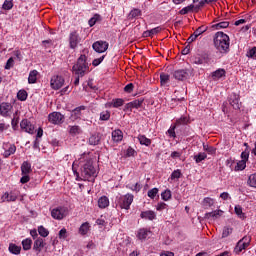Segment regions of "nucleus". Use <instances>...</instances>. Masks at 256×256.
<instances>
[{
    "mask_svg": "<svg viewBox=\"0 0 256 256\" xmlns=\"http://www.w3.org/2000/svg\"><path fill=\"white\" fill-rule=\"evenodd\" d=\"M229 36L223 32H217L214 37V47L219 55L229 53Z\"/></svg>",
    "mask_w": 256,
    "mask_h": 256,
    "instance_id": "f257e3e1",
    "label": "nucleus"
},
{
    "mask_svg": "<svg viewBox=\"0 0 256 256\" xmlns=\"http://www.w3.org/2000/svg\"><path fill=\"white\" fill-rule=\"evenodd\" d=\"M73 73L78 77H85L86 73H89V64H87V56L80 55L77 63L72 67Z\"/></svg>",
    "mask_w": 256,
    "mask_h": 256,
    "instance_id": "f03ea898",
    "label": "nucleus"
},
{
    "mask_svg": "<svg viewBox=\"0 0 256 256\" xmlns=\"http://www.w3.org/2000/svg\"><path fill=\"white\" fill-rule=\"evenodd\" d=\"M81 175L86 181H90L92 178L97 177V169L93 166V160L89 159L83 165Z\"/></svg>",
    "mask_w": 256,
    "mask_h": 256,
    "instance_id": "7ed1b4c3",
    "label": "nucleus"
},
{
    "mask_svg": "<svg viewBox=\"0 0 256 256\" xmlns=\"http://www.w3.org/2000/svg\"><path fill=\"white\" fill-rule=\"evenodd\" d=\"M134 196L133 194H126L118 197L117 199V205H119L120 209H126L129 210L131 207V204L133 203Z\"/></svg>",
    "mask_w": 256,
    "mask_h": 256,
    "instance_id": "20e7f679",
    "label": "nucleus"
},
{
    "mask_svg": "<svg viewBox=\"0 0 256 256\" xmlns=\"http://www.w3.org/2000/svg\"><path fill=\"white\" fill-rule=\"evenodd\" d=\"M69 215V208L65 206H59L57 208L52 209L51 216L53 219H57L58 221H61V219H65Z\"/></svg>",
    "mask_w": 256,
    "mask_h": 256,
    "instance_id": "39448f33",
    "label": "nucleus"
},
{
    "mask_svg": "<svg viewBox=\"0 0 256 256\" xmlns=\"http://www.w3.org/2000/svg\"><path fill=\"white\" fill-rule=\"evenodd\" d=\"M65 85V79L62 76L54 75L50 80V87L54 89V91H59L61 87Z\"/></svg>",
    "mask_w": 256,
    "mask_h": 256,
    "instance_id": "423d86ee",
    "label": "nucleus"
},
{
    "mask_svg": "<svg viewBox=\"0 0 256 256\" xmlns=\"http://www.w3.org/2000/svg\"><path fill=\"white\" fill-rule=\"evenodd\" d=\"M48 121L52 125H61L65 121V116L61 112H52L48 115Z\"/></svg>",
    "mask_w": 256,
    "mask_h": 256,
    "instance_id": "0eeeda50",
    "label": "nucleus"
},
{
    "mask_svg": "<svg viewBox=\"0 0 256 256\" xmlns=\"http://www.w3.org/2000/svg\"><path fill=\"white\" fill-rule=\"evenodd\" d=\"M193 65H205L209 63V56L207 54H196L190 58Z\"/></svg>",
    "mask_w": 256,
    "mask_h": 256,
    "instance_id": "6e6552de",
    "label": "nucleus"
},
{
    "mask_svg": "<svg viewBox=\"0 0 256 256\" xmlns=\"http://www.w3.org/2000/svg\"><path fill=\"white\" fill-rule=\"evenodd\" d=\"M81 43V37L77 31H72L69 34V45L70 49H77V46Z\"/></svg>",
    "mask_w": 256,
    "mask_h": 256,
    "instance_id": "1a4fd4ad",
    "label": "nucleus"
},
{
    "mask_svg": "<svg viewBox=\"0 0 256 256\" xmlns=\"http://www.w3.org/2000/svg\"><path fill=\"white\" fill-rule=\"evenodd\" d=\"M251 243V238L249 236H245L242 239H240L235 247V251L237 253H241V251H244V249H247L248 246Z\"/></svg>",
    "mask_w": 256,
    "mask_h": 256,
    "instance_id": "9d476101",
    "label": "nucleus"
},
{
    "mask_svg": "<svg viewBox=\"0 0 256 256\" xmlns=\"http://www.w3.org/2000/svg\"><path fill=\"white\" fill-rule=\"evenodd\" d=\"M92 49H94L96 53H105V51L109 49V43L105 41H96L93 43Z\"/></svg>",
    "mask_w": 256,
    "mask_h": 256,
    "instance_id": "9b49d317",
    "label": "nucleus"
},
{
    "mask_svg": "<svg viewBox=\"0 0 256 256\" xmlns=\"http://www.w3.org/2000/svg\"><path fill=\"white\" fill-rule=\"evenodd\" d=\"M20 127L22 131H25V133H29L30 135H33V133H35V126L31 123V121L27 119H23L20 122Z\"/></svg>",
    "mask_w": 256,
    "mask_h": 256,
    "instance_id": "f8f14e48",
    "label": "nucleus"
},
{
    "mask_svg": "<svg viewBox=\"0 0 256 256\" xmlns=\"http://www.w3.org/2000/svg\"><path fill=\"white\" fill-rule=\"evenodd\" d=\"M174 79H177V81H185L186 79H189V70L188 69H179L174 71L173 73Z\"/></svg>",
    "mask_w": 256,
    "mask_h": 256,
    "instance_id": "ddd939ff",
    "label": "nucleus"
},
{
    "mask_svg": "<svg viewBox=\"0 0 256 256\" xmlns=\"http://www.w3.org/2000/svg\"><path fill=\"white\" fill-rule=\"evenodd\" d=\"M151 235H153V233L145 228L139 229L136 233V237L139 241H147V239H150Z\"/></svg>",
    "mask_w": 256,
    "mask_h": 256,
    "instance_id": "4468645a",
    "label": "nucleus"
},
{
    "mask_svg": "<svg viewBox=\"0 0 256 256\" xmlns=\"http://www.w3.org/2000/svg\"><path fill=\"white\" fill-rule=\"evenodd\" d=\"M17 193L11 191V192H5L2 196H1V201L2 203H11L13 201H17Z\"/></svg>",
    "mask_w": 256,
    "mask_h": 256,
    "instance_id": "2eb2a0df",
    "label": "nucleus"
},
{
    "mask_svg": "<svg viewBox=\"0 0 256 256\" xmlns=\"http://www.w3.org/2000/svg\"><path fill=\"white\" fill-rule=\"evenodd\" d=\"M229 104L233 109H241V102H239V95L232 93L229 97Z\"/></svg>",
    "mask_w": 256,
    "mask_h": 256,
    "instance_id": "dca6fc26",
    "label": "nucleus"
},
{
    "mask_svg": "<svg viewBox=\"0 0 256 256\" xmlns=\"http://www.w3.org/2000/svg\"><path fill=\"white\" fill-rule=\"evenodd\" d=\"M81 111H85V106L76 107L70 115L71 121H77V119H81Z\"/></svg>",
    "mask_w": 256,
    "mask_h": 256,
    "instance_id": "f3484780",
    "label": "nucleus"
},
{
    "mask_svg": "<svg viewBox=\"0 0 256 256\" xmlns=\"http://www.w3.org/2000/svg\"><path fill=\"white\" fill-rule=\"evenodd\" d=\"M12 108L13 107L9 103L0 104V115H2V117H7Z\"/></svg>",
    "mask_w": 256,
    "mask_h": 256,
    "instance_id": "a211bd4d",
    "label": "nucleus"
},
{
    "mask_svg": "<svg viewBox=\"0 0 256 256\" xmlns=\"http://www.w3.org/2000/svg\"><path fill=\"white\" fill-rule=\"evenodd\" d=\"M142 219H148L149 221H153V219L157 218V214L153 210H147L140 214Z\"/></svg>",
    "mask_w": 256,
    "mask_h": 256,
    "instance_id": "6ab92c4d",
    "label": "nucleus"
},
{
    "mask_svg": "<svg viewBox=\"0 0 256 256\" xmlns=\"http://www.w3.org/2000/svg\"><path fill=\"white\" fill-rule=\"evenodd\" d=\"M43 247H45V242L42 238H38L34 241L33 249L37 254L41 253V249H43Z\"/></svg>",
    "mask_w": 256,
    "mask_h": 256,
    "instance_id": "aec40b11",
    "label": "nucleus"
},
{
    "mask_svg": "<svg viewBox=\"0 0 256 256\" xmlns=\"http://www.w3.org/2000/svg\"><path fill=\"white\" fill-rule=\"evenodd\" d=\"M33 169H31V163L29 161H24L21 165V173L22 175H29Z\"/></svg>",
    "mask_w": 256,
    "mask_h": 256,
    "instance_id": "412c9836",
    "label": "nucleus"
},
{
    "mask_svg": "<svg viewBox=\"0 0 256 256\" xmlns=\"http://www.w3.org/2000/svg\"><path fill=\"white\" fill-rule=\"evenodd\" d=\"M16 151H17V146H15V144H10L9 148L4 151L3 157L7 159L8 157H11V155H15Z\"/></svg>",
    "mask_w": 256,
    "mask_h": 256,
    "instance_id": "4be33fe9",
    "label": "nucleus"
},
{
    "mask_svg": "<svg viewBox=\"0 0 256 256\" xmlns=\"http://www.w3.org/2000/svg\"><path fill=\"white\" fill-rule=\"evenodd\" d=\"M109 205V198L107 196H102L98 199V207L100 209H106Z\"/></svg>",
    "mask_w": 256,
    "mask_h": 256,
    "instance_id": "5701e85b",
    "label": "nucleus"
},
{
    "mask_svg": "<svg viewBox=\"0 0 256 256\" xmlns=\"http://www.w3.org/2000/svg\"><path fill=\"white\" fill-rule=\"evenodd\" d=\"M112 139L115 143H119V141H123V132L121 130H114L112 132Z\"/></svg>",
    "mask_w": 256,
    "mask_h": 256,
    "instance_id": "b1692460",
    "label": "nucleus"
},
{
    "mask_svg": "<svg viewBox=\"0 0 256 256\" xmlns=\"http://www.w3.org/2000/svg\"><path fill=\"white\" fill-rule=\"evenodd\" d=\"M8 250L12 255H21V246L11 243Z\"/></svg>",
    "mask_w": 256,
    "mask_h": 256,
    "instance_id": "393cba45",
    "label": "nucleus"
},
{
    "mask_svg": "<svg viewBox=\"0 0 256 256\" xmlns=\"http://www.w3.org/2000/svg\"><path fill=\"white\" fill-rule=\"evenodd\" d=\"M141 15H143L141 9L134 8L128 14V19H137V17H141Z\"/></svg>",
    "mask_w": 256,
    "mask_h": 256,
    "instance_id": "a878e982",
    "label": "nucleus"
},
{
    "mask_svg": "<svg viewBox=\"0 0 256 256\" xmlns=\"http://www.w3.org/2000/svg\"><path fill=\"white\" fill-rule=\"evenodd\" d=\"M32 245H33V240H31V238H26L22 240L23 251H30Z\"/></svg>",
    "mask_w": 256,
    "mask_h": 256,
    "instance_id": "bb28decb",
    "label": "nucleus"
},
{
    "mask_svg": "<svg viewBox=\"0 0 256 256\" xmlns=\"http://www.w3.org/2000/svg\"><path fill=\"white\" fill-rule=\"evenodd\" d=\"M140 145H145V147H149L151 145V139L145 137V135H138L137 137Z\"/></svg>",
    "mask_w": 256,
    "mask_h": 256,
    "instance_id": "cd10ccee",
    "label": "nucleus"
},
{
    "mask_svg": "<svg viewBox=\"0 0 256 256\" xmlns=\"http://www.w3.org/2000/svg\"><path fill=\"white\" fill-rule=\"evenodd\" d=\"M37 75H39V72L37 70L30 71L28 76V83L30 84L37 83Z\"/></svg>",
    "mask_w": 256,
    "mask_h": 256,
    "instance_id": "c85d7f7f",
    "label": "nucleus"
},
{
    "mask_svg": "<svg viewBox=\"0 0 256 256\" xmlns=\"http://www.w3.org/2000/svg\"><path fill=\"white\" fill-rule=\"evenodd\" d=\"M225 69L219 68L218 70L212 73V79H221V77H225Z\"/></svg>",
    "mask_w": 256,
    "mask_h": 256,
    "instance_id": "c756f323",
    "label": "nucleus"
},
{
    "mask_svg": "<svg viewBox=\"0 0 256 256\" xmlns=\"http://www.w3.org/2000/svg\"><path fill=\"white\" fill-rule=\"evenodd\" d=\"M123 103H125V100L121 98H116L112 100V102L110 103V107H114V109H117L119 107H123Z\"/></svg>",
    "mask_w": 256,
    "mask_h": 256,
    "instance_id": "7c9ffc66",
    "label": "nucleus"
},
{
    "mask_svg": "<svg viewBox=\"0 0 256 256\" xmlns=\"http://www.w3.org/2000/svg\"><path fill=\"white\" fill-rule=\"evenodd\" d=\"M207 159V153L200 152L197 155H194V161L195 163H201L202 161H205Z\"/></svg>",
    "mask_w": 256,
    "mask_h": 256,
    "instance_id": "2f4dec72",
    "label": "nucleus"
},
{
    "mask_svg": "<svg viewBox=\"0 0 256 256\" xmlns=\"http://www.w3.org/2000/svg\"><path fill=\"white\" fill-rule=\"evenodd\" d=\"M193 9H195V5L193 4H190L184 8H182L180 11H179V14L180 15H187L188 13H193Z\"/></svg>",
    "mask_w": 256,
    "mask_h": 256,
    "instance_id": "473e14b6",
    "label": "nucleus"
},
{
    "mask_svg": "<svg viewBox=\"0 0 256 256\" xmlns=\"http://www.w3.org/2000/svg\"><path fill=\"white\" fill-rule=\"evenodd\" d=\"M203 207H213L215 205V199L206 197L202 201Z\"/></svg>",
    "mask_w": 256,
    "mask_h": 256,
    "instance_id": "72a5a7b5",
    "label": "nucleus"
},
{
    "mask_svg": "<svg viewBox=\"0 0 256 256\" xmlns=\"http://www.w3.org/2000/svg\"><path fill=\"white\" fill-rule=\"evenodd\" d=\"M247 185H248L249 187H253L254 189H256V173L251 174V175L248 177Z\"/></svg>",
    "mask_w": 256,
    "mask_h": 256,
    "instance_id": "f704fd0d",
    "label": "nucleus"
},
{
    "mask_svg": "<svg viewBox=\"0 0 256 256\" xmlns=\"http://www.w3.org/2000/svg\"><path fill=\"white\" fill-rule=\"evenodd\" d=\"M223 213H225L223 210H214L208 213V216L212 217L213 219H219V217H223Z\"/></svg>",
    "mask_w": 256,
    "mask_h": 256,
    "instance_id": "c9c22d12",
    "label": "nucleus"
},
{
    "mask_svg": "<svg viewBox=\"0 0 256 256\" xmlns=\"http://www.w3.org/2000/svg\"><path fill=\"white\" fill-rule=\"evenodd\" d=\"M247 167V162L245 160H240L237 162L234 171H243Z\"/></svg>",
    "mask_w": 256,
    "mask_h": 256,
    "instance_id": "e433bc0d",
    "label": "nucleus"
},
{
    "mask_svg": "<svg viewBox=\"0 0 256 256\" xmlns=\"http://www.w3.org/2000/svg\"><path fill=\"white\" fill-rule=\"evenodd\" d=\"M100 141H101V137H99V135H97V134H94V135L90 136V138H89L90 145H99Z\"/></svg>",
    "mask_w": 256,
    "mask_h": 256,
    "instance_id": "4c0bfd02",
    "label": "nucleus"
},
{
    "mask_svg": "<svg viewBox=\"0 0 256 256\" xmlns=\"http://www.w3.org/2000/svg\"><path fill=\"white\" fill-rule=\"evenodd\" d=\"M111 119V112L109 110L100 113V121H109Z\"/></svg>",
    "mask_w": 256,
    "mask_h": 256,
    "instance_id": "58836bf2",
    "label": "nucleus"
},
{
    "mask_svg": "<svg viewBox=\"0 0 256 256\" xmlns=\"http://www.w3.org/2000/svg\"><path fill=\"white\" fill-rule=\"evenodd\" d=\"M233 233V228L231 226H224L222 229V237H229Z\"/></svg>",
    "mask_w": 256,
    "mask_h": 256,
    "instance_id": "ea45409f",
    "label": "nucleus"
},
{
    "mask_svg": "<svg viewBox=\"0 0 256 256\" xmlns=\"http://www.w3.org/2000/svg\"><path fill=\"white\" fill-rule=\"evenodd\" d=\"M100 20H101V15L95 14L92 18L89 19L88 25L90 27H93L97 23V21H100Z\"/></svg>",
    "mask_w": 256,
    "mask_h": 256,
    "instance_id": "a19ab883",
    "label": "nucleus"
},
{
    "mask_svg": "<svg viewBox=\"0 0 256 256\" xmlns=\"http://www.w3.org/2000/svg\"><path fill=\"white\" fill-rule=\"evenodd\" d=\"M170 76L167 73L160 74V83L161 85H167L169 83Z\"/></svg>",
    "mask_w": 256,
    "mask_h": 256,
    "instance_id": "79ce46f5",
    "label": "nucleus"
},
{
    "mask_svg": "<svg viewBox=\"0 0 256 256\" xmlns=\"http://www.w3.org/2000/svg\"><path fill=\"white\" fill-rule=\"evenodd\" d=\"M2 9H4V11H11V9H13V1L5 0Z\"/></svg>",
    "mask_w": 256,
    "mask_h": 256,
    "instance_id": "37998d69",
    "label": "nucleus"
},
{
    "mask_svg": "<svg viewBox=\"0 0 256 256\" xmlns=\"http://www.w3.org/2000/svg\"><path fill=\"white\" fill-rule=\"evenodd\" d=\"M203 150L209 153V155H215L217 151L215 147L209 146L207 144H203Z\"/></svg>",
    "mask_w": 256,
    "mask_h": 256,
    "instance_id": "c03bdc74",
    "label": "nucleus"
},
{
    "mask_svg": "<svg viewBox=\"0 0 256 256\" xmlns=\"http://www.w3.org/2000/svg\"><path fill=\"white\" fill-rule=\"evenodd\" d=\"M70 130L69 133L70 135H79L81 133V127L75 125V126H69Z\"/></svg>",
    "mask_w": 256,
    "mask_h": 256,
    "instance_id": "a18cd8bd",
    "label": "nucleus"
},
{
    "mask_svg": "<svg viewBox=\"0 0 256 256\" xmlns=\"http://www.w3.org/2000/svg\"><path fill=\"white\" fill-rule=\"evenodd\" d=\"M17 98H18L19 101H27V91L20 90L17 93Z\"/></svg>",
    "mask_w": 256,
    "mask_h": 256,
    "instance_id": "49530a36",
    "label": "nucleus"
},
{
    "mask_svg": "<svg viewBox=\"0 0 256 256\" xmlns=\"http://www.w3.org/2000/svg\"><path fill=\"white\" fill-rule=\"evenodd\" d=\"M143 101H144L143 98L132 101L131 102L132 109H139V107H141V105H143Z\"/></svg>",
    "mask_w": 256,
    "mask_h": 256,
    "instance_id": "de8ad7c7",
    "label": "nucleus"
},
{
    "mask_svg": "<svg viewBox=\"0 0 256 256\" xmlns=\"http://www.w3.org/2000/svg\"><path fill=\"white\" fill-rule=\"evenodd\" d=\"M161 198L163 199V201H169V199H171V190L166 189L164 192H162Z\"/></svg>",
    "mask_w": 256,
    "mask_h": 256,
    "instance_id": "09e8293b",
    "label": "nucleus"
},
{
    "mask_svg": "<svg viewBox=\"0 0 256 256\" xmlns=\"http://www.w3.org/2000/svg\"><path fill=\"white\" fill-rule=\"evenodd\" d=\"M181 178V171L179 169L174 170L171 175H170V179L172 181H175V179H180Z\"/></svg>",
    "mask_w": 256,
    "mask_h": 256,
    "instance_id": "8fccbe9b",
    "label": "nucleus"
},
{
    "mask_svg": "<svg viewBox=\"0 0 256 256\" xmlns=\"http://www.w3.org/2000/svg\"><path fill=\"white\" fill-rule=\"evenodd\" d=\"M38 233L41 237H47L49 235V230H47L45 227L43 226H39L38 227Z\"/></svg>",
    "mask_w": 256,
    "mask_h": 256,
    "instance_id": "3c124183",
    "label": "nucleus"
},
{
    "mask_svg": "<svg viewBox=\"0 0 256 256\" xmlns=\"http://www.w3.org/2000/svg\"><path fill=\"white\" fill-rule=\"evenodd\" d=\"M181 101H185V96H179V91H175V97L172 98V102L181 103Z\"/></svg>",
    "mask_w": 256,
    "mask_h": 256,
    "instance_id": "603ef678",
    "label": "nucleus"
},
{
    "mask_svg": "<svg viewBox=\"0 0 256 256\" xmlns=\"http://www.w3.org/2000/svg\"><path fill=\"white\" fill-rule=\"evenodd\" d=\"M104 59H105V55H102L101 57L94 59L92 61L93 67H99V65H101V63H103Z\"/></svg>",
    "mask_w": 256,
    "mask_h": 256,
    "instance_id": "864d4df0",
    "label": "nucleus"
},
{
    "mask_svg": "<svg viewBox=\"0 0 256 256\" xmlns=\"http://www.w3.org/2000/svg\"><path fill=\"white\" fill-rule=\"evenodd\" d=\"M214 27H215V29H227V27H229V22L223 21V22L215 24Z\"/></svg>",
    "mask_w": 256,
    "mask_h": 256,
    "instance_id": "5fc2aeb1",
    "label": "nucleus"
},
{
    "mask_svg": "<svg viewBox=\"0 0 256 256\" xmlns=\"http://www.w3.org/2000/svg\"><path fill=\"white\" fill-rule=\"evenodd\" d=\"M177 125H187L189 123V118L186 116L180 117L178 120H176Z\"/></svg>",
    "mask_w": 256,
    "mask_h": 256,
    "instance_id": "6e6d98bb",
    "label": "nucleus"
},
{
    "mask_svg": "<svg viewBox=\"0 0 256 256\" xmlns=\"http://www.w3.org/2000/svg\"><path fill=\"white\" fill-rule=\"evenodd\" d=\"M158 193H159L158 188H152L151 190L148 191V197H150V199H155Z\"/></svg>",
    "mask_w": 256,
    "mask_h": 256,
    "instance_id": "4d7b16f0",
    "label": "nucleus"
},
{
    "mask_svg": "<svg viewBox=\"0 0 256 256\" xmlns=\"http://www.w3.org/2000/svg\"><path fill=\"white\" fill-rule=\"evenodd\" d=\"M80 235H87L89 233V225H81L79 228Z\"/></svg>",
    "mask_w": 256,
    "mask_h": 256,
    "instance_id": "13d9d810",
    "label": "nucleus"
},
{
    "mask_svg": "<svg viewBox=\"0 0 256 256\" xmlns=\"http://www.w3.org/2000/svg\"><path fill=\"white\" fill-rule=\"evenodd\" d=\"M205 31H207V26H200L196 29L194 33L199 37V35H203Z\"/></svg>",
    "mask_w": 256,
    "mask_h": 256,
    "instance_id": "bf43d9fd",
    "label": "nucleus"
},
{
    "mask_svg": "<svg viewBox=\"0 0 256 256\" xmlns=\"http://www.w3.org/2000/svg\"><path fill=\"white\" fill-rule=\"evenodd\" d=\"M29 181H31V177H29V174H22L20 183H22V185H25V183H29Z\"/></svg>",
    "mask_w": 256,
    "mask_h": 256,
    "instance_id": "052dcab7",
    "label": "nucleus"
},
{
    "mask_svg": "<svg viewBox=\"0 0 256 256\" xmlns=\"http://www.w3.org/2000/svg\"><path fill=\"white\" fill-rule=\"evenodd\" d=\"M241 159L247 163L249 159V149L246 148L245 151L241 153Z\"/></svg>",
    "mask_w": 256,
    "mask_h": 256,
    "instance_id": "680f3d73",
    "label": "nucleus"
},
{
    "mask_svg": "<svg viewBox=\"0 0 256 256\" xmlns=\"http://www.w3.org/2000/svg\"><path fill=\"white\" fill-rule=\"evenodd\" d=\"M246 55L252 59H256V47L250 49Z\"/></svg>",
    "mask_w": 256,
    "mask_h": 256,
    "instance_id": "e2e57ef3",
    "label": "nucleus"
},
{
    "mask_svg": "<svg viewBox=\"0 0 256 256\" xmlns=\"http://www.w3.org/2000/svg\"><path fill=\"white\" fill-rule=\"evenodd\" d=\"M137 152L135 151V149H133L132 147H129L127 150H126V157H135V154Z\"/></svg>",
    "mask_w": 256,
    "mask_h": 256,
    "instance_id": "0e129e2a",
    "label": "nucleus"
},
{
    "mask_svg": "<svg viewBox=\"0 0 256 256\" xmlns=\"http://www.w3.org/2000/svg\"><path fill=\"white\" fill-rule=\"evenodd\" d=\"M161 31H162L161 26H157L150 30V35L151 37H153L154 35H157V33H161Z\"/></svg>",
    "mask_w": 256,
    "mask_h": 256,
    "instance_id": "69168bd1",
    "label": "nucleus"
},
{
    "mask_svg": "<svg viewBox=\"0 0 256 256\" xmlns=\"http://www.w3.org/2000/svg\"><path fill=\"white\" fill-rule=\"evenodd\" d=\"M156 209L157 211H165V209H167V205L165 202H160L157 204Z\"/></svg>",
    "mask_w": 256,
    "mask_h": 256,
    "instance_id": "338daca9",
    "label": "nucleus"
},
{
    "mask_svg": "<svg viewBox=\"0 0 256 256\" xmlns=\"http://www.w3.org/2000/svg\"><path fill=\"white\" fill-rule=\"evenodd\" d=\"M14 60L13 58H9L6 62L5 69L9 70L11 67H13Z\"/></svg>",
    "mask_w": 256,
    "mask_h": 256,
    "instance_id": "774afa93",
    "label": "nucleus"
}]
</instances>
